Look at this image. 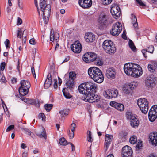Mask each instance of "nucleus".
<instances>
[{
	"label": "nucleus",
	"instance_id": "1",
	"mask_svg": "<svg viewBox=\"0 0 157 157\" xmlns=\"http://www.w3.org/2000/svg\"><path fill=\"white\" fill-rule=\"evenodd\" d=\"M137 64L132 63H128L124 64V69L125 73L127 75L134 77H139L143 73L142 68L137 69Z\"/></svg>",
	"mask_w": 157,
	"mask_h": 157
},
{
	"label": "nucleus",
	"instance_id": "2",
	"mask_svg": "<svg viewBox=\"0 0 157 157\" xmlns=\"http://www.w3.org/2000/svg\"><path fill=\"white\" fill-rule=\"evenodd\" d=\"M97 89L96 84L90 82L80 84L78 88L79 92L82 94L95 93Z\"/></svg>",
	"mask_w": 157,
	"mask_h": 157
},
{
	"label": "nucleus",
	"instance_id": "3",
	"mask_svg": "<svg viewBox=\"0 0 157 157\" xmlns=\"http://www.w3.org/2000/svg\"><path fill=\"white\" fill-rule=\"evenodd\" d=\"M89 76L95 82L101 83L103 82L104 77L101 70L96 67H91L88 70Z\"/></svg>",
	"mask_w": 157,
	"mask_h": 157
},
{
	"label": "nucleus",
	"instance_id": "4",
	"mask_svg": "<svg viewBox=\"0 0 157 157\" xmlns=\"http://www.w3.org/2000/svg\"><path fill=\"white\" fill-rule=\"evenodd\" d=\"M102 47L105 52L110 55H113L116 51V48L113 42L110 40H106L102 44Z\"/></svg>",
	"mask_w": 157,
	"mask_h": 157
},
{
	"label": "nucleus",
	"instance_id": "5",
	"mask_svg": "<svg viewBox=\"0 0 157 157\" xmlns=\"http://www.w3.org/2000/svg\"><path fill=\"white\" fill-rule=\"evenodd\" d=\"M137 104L142 113L144 114L147 113L149 103L147 99L144 98H140L137 101Z\"/></svg>",
	"mask_w": 157,
	"mask_h": 157
},
{
	"label": "nucleus",
	"instance_id": "6",
	"mask_svg": "<svg viewBox=\"0 0 157 157\" xmlns=\"http://www.w3.org/2000/svg\"><path fill=\"white\" fill-rule=\"evenodd\" d=\"M20 83L21 86L19 89V92L22 95H25L28 94L30 87V83L28 81L25 80H22Z\"/></svg>",
	"mask_w": 157,
	"mask_h": 157
},
{
	"label": "nucleus",
	"instance_id": "7",
	"mask_svg": "<svg viewBox=\"0 0 157 157\" xmlns=\"http://www.w3.org/2000/svg\"><path fill=\"white\" fill-rule=\"evenodd\" d=\"M94 93H88L87 94H84V101L91 103L98 102L100 99V97L98 95L94 94Z\"/></svg>",
	"mask_w": 157,
	"mask_h": 157
},
{
	"label": "nucleus",
	"instance_id": "8",
	"mask_svg": "<svg viewBox=\"0 0 157 157\" xmlns=\"http://www.w3.org/2000/svg\"><path fill=\"white\" fill-rule=\"evenodd\" d=\"M122 29V27L121 23L119 22H117L113 25L112 29L110 31V33L113 36H117Z\"/></svg>",
	"mask_w": 157,
	"mask_h": 157
},
{
	"label": "nucleus",
	"instance_id": "9",
	"mask_svg": "<svg viewBox=\"0 0 157 157\" xmlns=\"http://www.w3.org/2000/svg\"><path fill=\"white\" fill-rule=\"evenodd\" d=\"M118 94V91L117 89H109L104 91V96L108 99L116 98Z\"/></svg>",
	"mask_w": 157,
	"mask_h": 157
},
{
	"label": "nucleus",
	"instance_id": "10",
	"mask_svg": "<svg viewBox=\"0 0 157 157\" xmlns=\"http://www.w3.org/2000/svg\"><path fill=\"white\" fill-rule=\"evenodd\" d=\"M126 115L128 118L130 120L131 126L134 128L137 127L139 124V121L138 119L135 116H133L130 112L127 113Z\"/></svg>",
	"mask_w": 157,
	"mask_h": 157
},
{
	"label": "nucleus",
	"instance_id": "11",
	"mask_svg": "<svg viewBox=\"0 0 157 157\" xmlns=\"http://www.w3.org/2000/svg\"><path fill=\"white\" fill-rule=\"evenodd\" d=\"M97 55L94 52H89L85 53L83 56V60L86 63L95 60L97 58Z\"/></svg>",
	"mask_w": 157,
	"mask_h": 157
},
{
	"label": "nucleus",
	"instance_id": "12",
	"mask_svg": "<svg viewBox=\"0 0 157 157\" xmlns=\"http://www.w3.org/2000/svg\"><path fill=\"white\" fill-rule=\"evenodd\" d=\"M156 81V78L152 75L147 76L145 80V84L148 88H152L155 86Z\"/></svg>",
	"mask_w": 157,
	"mask_h": 157
},
{
	"label": "nucleus",
	"instance_id": "13",
	"mask_svg": "<svg viewBox=\"0 0 157 157\" xmlns=\"http://www.w3.org/2000/svg\"><path fill=\"white\" fill-rule=\"evenodd\" d=\"M111 13L113 17L115 19L118 18L120 16V9L118 5H116L112 6L111 9Z\"/></svg>",
	"mask_w": 157,
	"mask_h": 157
},
{
	"label": "nucleus",
	"instance_id": "14",
	"mask_svg": "<svg viewBox=\"0 0 157 157\" xmlns=\"http://www.w3.org/2000/svg\"><path fill=\"white\" fill-rule=\"evenodd\" d=\"M132 153L131 148L129 146L126 145L122 149V157H132Z\"/></svg>",
	"mask_w": 157,
	"mask_h": 157
},
{
	"label": "nucleus",
	"instance_id": "15",
	"mask_svg": "<svg viewBox=\"0 0 157 157\" xmlns=\"http://www.w3.org/2000/svg\"><path fill=\"white\" fill-rule=\"evenodd\" d=\"M71 49L75 53H80L82 49L81 44L78 41H75L71 46Z\"/></svg>",
	"mask_w": 157,
	"mask_h": 157
},
{
	"label": "nucleus",
	"instance_id": "16",
	"mask_svg": "<svg viewBox=\"0 0 157 157\" xmlns=\"http://www.w3.org/2000/svg\"><path fill=\"white\" fill-rule=\"evenodd\" d=\"M91 0H78V4L80 6L84 9H88L92 5Z\"/></svg>",
	"mask_w": 157,
	"mask_h": 157
},
{
	"label": "nucleus",
	"instance_id": "17",
	"mask_svg": "<svg viewBox=\"0 0 157 157\" xmlns=\"http://www.w3.org/2000/svg\"><path fill=\"white\" fill-rule=\"evenodd\" d=\"M51 6L49 4H48L46 5V7L43 10H39L38 9V11L39 14L40 15V11L43 14V16H45L46 17H49L50 15Z\"/></svg>",
	"mask_w": 157,
	"mask_h": 157
},
{
	"label": "nucleus",
	"instance_id": "18",
	"mask_svg": "<svg viewBox=\"0 0 157 157\" xmlns=\"http://www.w3.org/2000/svg\"><path fill=\"white\" fill-rule=\"evenodd\" d=\"M116 75V72L114 69L109 68L106 71V76L109 78L112 79L115 78Z\"/></svg>",
	"mask_w": 157,
	"mask_h": 157
},
{
	"label": "nucleus",
	"instance_id": "19",
	"mask_svg": "<svg viewBox=\"0 0 157 157\" xmlns=\"http://www.w3.org/2000/svg\"><path fill=\"white\" fill-rule=\"evenodd\" d=\"M135 86L133 85V83L132 82L128 85L124 86L122 89L123 91L126 94H128L130 93L131 90L134 88Z\"/></svg>",
	"mask_w": 157,
	"mask_h": 157
},
{
	"label": "nucleus",
	"instance_id": "20",
	"mask_svg": "<svg viewBox=\"0 0 157 157\" xmlns=\"http://www.w3.org/2000/svg\"><path fill=\"white\" fill-rule=\"evenodd\" d=\"M110 105L115 108L117 110L120 111H123L124 109V106L122 104L118 103L115 101H111L110 103Z\"/></svg>",
	"mask_w": 157,
	"mask_h": 157
},
{
	"label": "nucleus",
	"instance_id": "21",
	"mask_svg": "<svg viewBox=\"0 0 157 157\" xmlns=\"http://www.w3.org/2000/svg\"><path fill=\"white\" fill-rule=\"evenodd\" d=\"M113 136L109 134L105 135V147L106 150L109 146L110 143L113 139Z\"/></svg>",
	"mask_w": 157,
	"mask_h": 157
},
{
	"label": "nucleus",
	"instance_id": "22",
	"mask_svg": "<svg viewBox=\"0 0 157 157\" xmlns=\"http://www.w3.org/2000/svg\"><path fill=\"white\" fill-rule=\"evenodd\" d=\"M84 38L88 42H92L95 40V35L91 32H88L85 34Z\"/></svg>",
	"mask_w": 157,
	"mask_h": 157
},
{
	"label": "nucleus",
	"instance_id": "23",
	"mask_svg": "<svg viewBox=\"0 0 157 157\" xmlns=\"http://www.w3.org/2000/svg\"><path fill=\"white\" fill-rule=\"evenodd\" d=\"M149 141L153 145H157V132H154L149 136Z\"/></svg>",
	"mask_w": 157,
	"mask_h": 157
},
{
	"label": "nucleus",
	"instance_id": "24",
	"mask_svg": "<svg viewBox=\"0 0 157 157\" xmlns=\"http://www.w3.org/2000/svg\"><path fill=\"white\" fill-rule=\"evenodd\" d=\"M59 34L58 32H53L52 34V32H51L50 36V40L52 42L55 41L56 42H57L59 40Z\"/></svg>",
	"mask_w": 157,
	"mask_h": 157
},
{
	"label": "nucleus",
	"instance_id": "25",
	"mask_svg": "<svg viewBox=\"0 0 157 157\" xmlns=\"http://www.w3.org/2000/svg\"><path fill=\"white\" fill-rule=\"evenodd\" d=\"M52 82L51 75L49 73L47 75V78L44 84V88L47 89L51 85Z\"/></svg>",
	"mask_w": 157,
	"mask_h": 157
},
{
	"label": "nucleus",
	"instance_id": "26",
	"mask_svg": "<svg viewBox=\"0 0 157 157\" xmlns=\"http://www.w3.org/2000/svg\"><path fill=\"white\" fill-rule=\"evenodd\" d=\"M154 50V47L152 45H150L146 49H143L142 50V53L144 56L145 58L147 57L146 53L147 52L151 53H152Z\"/></svg>",
	"mask_w": 157,
	"mask_h": 157
},
{
	"label": "nucleus",
	"instance_id": "27",
	"mask_svg": "<svg viewBox=\"0 0 157 157\" xmlns=\"http://www.w3.org/2000/svg\"><path fill=\"white\" fill-rule=\"evenodd\" d=\"M148 117L151 122H153L157 118V113L152 111V109H150L148 113Z\"/></svg>",
	"mask_w": 157,
	"mask_h": 157
},
{
	"label": "nucleus",
	"instance_id": "28",
	"mask_svg": "<svg viewBox=\"0 0 157 157\" xmlns=\"http://www.w3.org/2000/svg\"><path fill=\"white\" fill-rule=\"evenodd\" d=\"M132 23L134 27L135 30H136L138 29V25L137 22V20L136 17L133 14H132Z\"/></svg>",
	"mask_w": 157,
	"mask_h": 157
},
{
	"label": "nucleus",
	"instance_id": "29",
	"mask_svg": "<svg viewBox=\"0 0 157 157\" xmlns=\"http://www.w3.org/2000/svg\"><path fill=\"white\" fill-rule=\"evenodd\" d=\"M107 17L105 15H101L98 19V22L102 25H105L107 22Z\"/></svg>",
	"mask_w": 157,
	"mask_h": 157
},
{
	"label": "nucleus",
	"instance_id": "30",
	"mask_svg": "<svg viewBox=\"0 0 157 157\" xmlns=\"http://www.w3.org/2000/svg\"><path fill=\"white\" fill-rule=\"evenodd\" d=\"M74 80L68 78L66 82V86L68 88H72L74 85Z\"/></svg>",
	"mask_w": 157,
	"mask_h": 157
},
{
	"label": "nucleus",
	"instance_id": "31",
	"mask_svg": "<svg viewBox=\"0 0 157 157\" xmlns=\"http://www.w3.org/2000/svg\"><path fill=\"white\" fill-rule=\"evenodd\" d=\"M42 132L41 133H40L38 132H36V135L40 137H43L45 139H47V136L45 133V130L44 128H42Z\"/></svg>",
	"mask_w": 157,
	"mask_h": 157
},
{
	"label": "nucleus",
	"instance_id": "32",
	"mask_svg": "<svg viewBox=\"0 0 157 157\" xmlns=\"http://www.w3.org/2000/svg\"><path fill=\"white\" fill-rule=\"evenodd\" d=\"M155 62H154L152 63V64H149L148 66V70L151 72H154L155 71V69H156V67H155L156 65L155 63Z\"/></svg>",
	"mask_w": 157,
	"mask_h": 157
},
{
	"label": "nucleus",
	"instance_id": "33",
	"mask_svg": "<svg viewBox=\"0 0 157 157\" xmlns=\"http://www.w3.org/2000/svg\"><path fill=\"white\" fill-rule=\"evenodd\" d=\"M21 129L24 131L28 135L30 136L33 138L34 139L35 138L34 134L29 129L26 128H22Z\"/></svg>",
	"mask_w": 157,
	"mask_h": 157
},
{
	"label": "nucleus",
	"instance_id": "34",
	"mask_svg": "<svg viewBox=\"0 0 157 157\" xmlns=\"http://www.w3.org/2000/svg\"><path fill=\"white\" fill-rule=\"evenodd\" d=\"M67 89L64 88L63 90V92L64 96L67 98H71V96L68 92H67Z\"/></svg>",
	"mask_w": 157,
	"mask_h": 157
},
{
	"label": "nucleus",
	"instance_id": "35",
	"mask_svg": "<svg viewBox=\"0 0 157 157\" xmlns=\"http://www.w3.org/2000/svg\"><path fill=\"white\" fill-rule=\"evenodd\" d=\"M45 0H40V6L41 10H43V9L46 7Z\"/></svg>",
	"mask_w": 157,
	"mask_h": 157
},
{
	"label": "nucleus",
	"instance_id": "36",
	"mask_svg": "<svg viewBox=\"0 0 157 157\" xmlns=\"http://www.w3.org/2000/svg\"><path fill=\"white\" fill-rule=\"evenodd\" d=\"M137 138L136 136H133L130 138V142L132 144H135L137 142Z\"/></svg>",
	"mask_w": 157,
	"mask_h": 157
},
{
	"label": "nucleus",
	"instance_id": "37",
	"mask_svg": "<svg viewBox=\"0 0 157 157\" xmlns=\"http://www.w3.org/2000/svg\"><path fill=\"white\" fill-rule=\"evenodd\" d=\"M76 74L74 71H71L69 73V78L73 80L76 78Z\"/></svg>",
	"mask_w": 157,
	"mask_h": 157
},
{
	"label": "nucleus",
	"instance_id": "38",
	"mask_svg": "<svg viewBox=\"0 0 157 157\" xmlns=\"http://www.w3.org/2000/svg\"><path fill=\"white\" fill-rule=\"evenodd\" d=\"M129 47L132 50L134 51H135V50H136V48L135 46L132 41L131 40H129Z\"/></svg>",
	"mask_w": 157,
	"mask_h": 157
},
{
	"label": "nucleus",
	"instance_id": "39",
	"mask_svg": "<svg viewBox=\"0 0 157 157\" xmlns=\"http://www.w3.org/2000/svg\"><path fill=\"white\" fill-rule=\"evenodd\" d=\"M53 105L52 104H46L45 105V108L47 112L50 111L52 109Z\"/></svg>",
	"mask_w": 157,
	"mask_h": 157
},
{
	"label": "nucleus",
	"instance_id": "40",
	"mask_svg": "<svg viewBox=\"0 0 157 157\" xmlns=\"http://www.w3.org/2000/svg\"><path fill=\"white\" fill-rule=\"evenodd\" d=\"M59 142L61 145H65L67 144V141L64 138H62L59 139Z\"/></svg>",
	"mask_w": 157,
	"mask_h": 157
},
{
	"label": "nucleus",
	"instance_id": "41",
	"mask_svg": "<svg viewBox=\"0 0 157 157\" xmlns=\"http://www.w3.org/2000/svg\"><path fill=\"white\" fill-rule=\"evenodd\" d=\"M87 140L88 141L91 142L93 140L91 136V132L90 131H87Z\"/></svg>",
	"mask_w": 157,
	"mask_h": 157
},
{
	"label": "nucleus",
	"instance_id": "42",
	"mask_svg": "<svg viewBox=\"0 0 157 157\" xmlns=\"http://www.w3.org/2000/svg\"><path fill=\"white\" fill-rule=\"evenodd\" d=\"M59 113L61 114L62 117H63L65 115H67L68 114L66 110H61L59 112Z\"/></svg>",
	"mask_w": 157,
	"mask_h": 157
},
{
	"label": "nucleus",
	"instance_id": "43",
	"mask_svg": "<svg viewBox=\"0 0 157 157\" xmlns=\"http://www.w3.org/2000/svg\"><path fill=\"white\" fill-rule=\"evenodd\" d=\"M113 0H102V2L103 5H108L110 4Z\"/></svg>",
	"mask_w": 157,
	"mask_h": 157
},
{
	"label": "nucleus",
	"instance_id": "44",
	"mask_svg": "<svg viewBox=\"0 0 157 157\" xmlns=\"http://www.w3.org/2000/svg\"><path fill=\"white\" fill-rule=\"evenodd\" d=\"M127 135V133L125 131H122L119 133L120 136L121 138H125Z\"/></svg>",
	"mask_w": 157,
	"mask_h": 157
},
{
	"label": "nucleus",
	"instance_id": "45",
	"mask_svg": "<svg viewBox=\"0 0 157 157\" xmlns=\"http://www.w3.org/2000/svg\"><path fill=\"white\" fill-rule=\"evenodd\" d=\"M39 119L41 118L42 120L43 121H45L46 117L44 113H41L39 114Z\"/></svg>",
	"mask_w": 157,
	"mask_h": 157
},
{
	"label": "nucleus",
	"instance_id": "46",
	"mask_svg": "<svg viewBox=\"0 0 157 157\" xmlns=\"http://www.w3.org/2000/svg\"><path fill=\"white\" fill-rule=\"evenodd\" d=\"M76 125L75 123H72L71 124L70 129L71 132L74 131L75 128H76Z\"/></svg>",
	"mask_w": 157,
	"mask_h": 157
},
{
	"label": "nucleus",
	"instance_id": "47",
	"mask_svg": "<svg viewBox=\"0 0 157 157\" xmlns=\"http://www.w3.org/2000/svg\"><path fill=\"white\" fill-rule=\"evenodd\" d=\"M69 133L68 136H69V138L70 139H72L74 137V131L71 132H70V130L68 131Z\"/></svg>",
	"mask_w": 157,
	"mask_h": 157
},
{
	"label": "nucleus",
	"instance_id": "48",
	"mask_svg": "<svg viewBox=\"0 0 157 157\" xmlns=\"http://www.w3.org/2000/svg\"><path fill=\"white\" fill-rule=\"evenodd\" d=\"M92 154L91 151L88 150L86 154V157H92Z\"/></svg>",
	"mask_w": 157,
	"mask_h": 157
},
{
	"label": "nucleus",
	"instance_id": "49",
	"mask_svg": "<svg viewBox=\"0 0 157 157\" xmlns=\"http://www.w3.org/2000/svg\"><path fill=\"white\" fill-rule=\"evenodd\" d=\"M14 126L13 125H11L9 126L6 129V132H8L10 130L14 129Z\"/></svg>",
	"mask_w": 157,
	"mask_h": 157
},
{
	"label": "nucleus",
	"instance_id": "50",
	"mask_svg": "<svg viewBox=\"0 0 157 157\" xmlns=\"http://www.w3.org/2000/svg\"><path fill=\"white\" fill-rule=\"evenodd\" d=\"M33 105H35L36 106L39 107L40 106L39 102L38 100H34Z\"/></svg>",
	"mask_w": 157,
	"mask_h": 157
},
{
	"label": "nucleus",
	"instance_id": "51",
	"mask_svg": "<svg viewBox=\"0 0 157 157\" xmlns=\"http://www.w3.org/2000/svg\"><path fill=\"white\" fill-rule=\"evenodd\" d=\"M142 142L140 140L138 142V144L136 146V148L138 149H140V147H142Z\"/></svg>",
	"mask_w": 157,
	"mask_h": 157
},
{
	"label": "nucleus",
	"instance_id": "52",
	"mask_svg": "<svg viewBox=\"0 0 157 157\" xmlns=\"http://www.w3.org/2000/svg\"><path fill=\"white\" fill-rule=\"evenodd\" d=\"M18 5L20 9H22L23 8V3L22 0H18Z\"/></svg>",
	"mask_w": 157,
	"mask_h": 157
},
{
	"label": "nucleus",
	"instance_id": "53",
	"mask_svg": "<svg viewBox=\"0 0 157 157\" xmlns=\"http://www.w3.org/2000/svg\"><path fill=\"white\" fill-rule=\"evenodd\" d=\"M150 109H152V110L155 112L157 114V105H155L153 106Z\"/></svg>",
	"mask_w": 157,
	"mask_h": 157
},
{
	"label": "nucleus",
	"instance_id": "54",
	"mask_svg": "<svg viewBox=\"0 0 157 157\" xmlns=\"http://www.w3.org/2000/svg\"><path fill=\"white\" fill-rule=\"evenodd\" d=\"M6 47L7 48H9L10 46L9 45L10 44V41L8 39H6V41L4 42Z\"/></svg>",
	"mask_w": 157,
	"mask_h": 157
},
{
	"label": "nucleus",
	"instance_id": "55",
	"mask_svg": "<svg viewBox=\"0 0 157 157\" xmlns=\"http://www.w3.org/2000/svg\"><path fill=\"white\" fill-rule=\"evenodd\" d=\"M44 22L45 24H47L48 21L49 17H46V16H43Z\"/></svg>",
	"mask_w": 157,
	"mask_h": 157
},
{
	"label": "nucleus",
	"instance_id": "56",
	"mask_svg": "<svg viewBox=\"0 0 157 157\" xmlns=\"http://www.w3.org/2000/svg\"><path fill=\"white\" fill-rule=\"evenodd\" d=\"M29 42L30 44L32 45H34L36 43L35 39L34 38L30 39L29 40Z\"/></svg>",
	"mask_w": 157,
	"mask_h": 157
},
{
	"label": "nucleus",
	"instance_id": "57",
	"mask_svg": "<svg viewBox=\"0 0 157 157\" xmlns=\"http://www.w3.org/2000/svg\"><path fill=\"white\" fill-rule=\"evenodd\" d=\"M140 5L141 6H145V4L142 2L141 0H136Z\"/></svg>",
	"mask_w": 157,
	"mask_h": 157
},
{
	"label": "nucleus",
	"instance_id": "58",
	"mask_svg": "<svg viewBox=\"0 0 157 157\" xmlns=\"http://www.w3.org/2000/svg\"><path fill=\"white\" fill-rule=\"evenodd\" d=\"M54 81V87L55 89H56L58 87L57 79H55Z\"/></svg>",
	"mask_w": 157,
	"mask_h": 157
},
{
	"label": "nucleus",
	"instance_id": "59",
	"mask_svg": "<svg viewBox=\"0 0 157 157\" xmlns=\"http://www.w3.org/2000/svg\"><path fill=\"white\" fill-rule=\"evenodd\" d=\"M97 65L101 66L103 64V62L101 60H98L96 62Z\"/></svg>",
	"mask_w": 157,
	"mask_h": 157
},
{
	"label": "nucleus",
	"instance_id": "60",
	"mask_svg": "<svg viewBox=\"0 0 157 157\" xmlns=\"http://www.w3.org/2000/svg\"><path fill=\"white\" fill-rule=\"evenodd\" d=\"M33 99H31L29 98L27 104H31L32 105H33Z\"/></svg>",
	"mask_w": 157,
	"mask_h": 157
},
{
	"label": "nucleus",
	"instance_id": "61",
	"mask_svg": "<svg viewBox=\"0 0 157 157\" xmlns=\"http://www.w3.org/2000/svg\"><path fill=\"white\" fill-rule=\"evenodd\" d=\"M5 66V62L2 63L1 64V69L2 71L4 70Z\"/></svg>",
	"mask_w": 157,
	"mask_h": 157
},
{
	"label": "nucleus",
	"instance_id": "62",
	"mask_svg": "<svg viewBox=\"0 0 157 157\" xmlns=\"http://www.w3.org/2000/svg\"><path fill=\"white\" fill-rule=\"evenodd\" d=\"M17 81V79L16 78L13 77L11 79V82L13 84L16 83Z\"/></svg>",
	"mask_w": 157,
	"mask_h": 157
},
{
	"label": "nucleus",
	"instance_id": "63",
	"mask_svg": "<svg viewBox=\"0 0 157 157\" xmlns=\"http://www.w3.org/2000/svg\"><path fill=\"white\" fill-rule=\"evenodd\" d=\"M22 23V21L21 19L18 17L17 19V25H19L21 24Z\"/></svg>",
	"mask_w": 157,
	"mask_h": 157
},
{
	"label": "nucleus",
	"instance_id": "64",
	"mask_svg": "<svg viewBox=\"0 0 157 157\" xmlns=\"http://www.w3.org/2000/svg\"><path fill=\"white\" fill-rule=\"evenodd\" d=\"M31 71L33 77L35 78H36V75L35 72L34 68L33 67H31Z\"/></svg>",
	"mask_w": 157,
	"mask_h": 157
}]
</instances>
